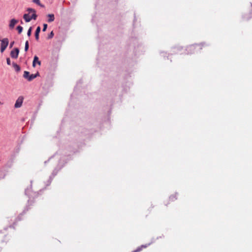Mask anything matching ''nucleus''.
Listing matches in <instances>:
<instances>
[{
	"label": "nucleus",
	"instance_id": "f257e3e1",
	"mask_svg": "<svg viewBox=\"0 0 252 252\" xmlns=\"http://www.w3.org/2000/svg\"><path fill=\"white\" fill-rule=\"evenodd\" d=\"M27 11L29 12V13L25 14L23 16V18L26 22H29L32 19H36L37 16L36 14V11L34 9L28 8Z\"/></svg>",
	"mask_w": 252,
	"mask_h": 252
},
{
	"label": "nucleus",
	"instance_id": "f03ea898",
	"mask_svg": "<svg viewBox=\"0 0 252 252\" xmlns=\"http://www.w3.org/2000/svg\"><path fill=\"white\" fill-rule=\"evenodd\" d=\"M0 41H1L0 44V52L1 53L3 52L7 48L8 43H9V40L7 38H3L2 39H0Z\"/></svg>",
	"mask_w": 252,
	"mask_h": 252
},
{
	"label": "nucleus",
	"instance_id": "7ed1b4c3",
	"mask_svg": "<svg viewBox=\"0 0 252 252\" xmlns=\"http://www.w3.org/2000/svg\"><path fill=\"white\" fill-rule=\"evenodd\" d=\"M24 98L23 96H19L18 99H17L14 107L16 108H20L21 107L23 102Z\"/></svg>",
	"mask_w": 252,
	"mask_h": 252
},
{
	"label": "nucleus",
	"instance_id": "20e7f679",
	"mask_svg": "<svg viewBox=\"0 0 252 252\" xmlns=\"http://www.w3.org/2000/svg\"><path fill=\"white\" fill-rule=\"evenodd\" d=\"M177 199V194L174 193L171 195L168 199V200L165 203L166 205L170 204L171 202H174Z\"/></svg>",
	"mask_w": 252,
	"mask_h": 252
},
{
	"label": "nucleus",
	"instance_id": "39448f33",
	"mask_svg": "<svg viewBox=\"0 0 252 252\" xmlns=\"http://www.w3.org/2000/svg\"><path fill=\"white\" fill-rule=\"evenodd\" d=\"M19 50L18 48H15L10 52L11 57L14 59H17L18 57Z\"/></svg>",
	"mask_w": 252,
	"mask_h": 252
},
{
	"label": "nucleus",
	"instance_id": "423d86ee",
	"mask_svg": "<svg viewBox=\"0 0 252 252\" xmlns=\"http://www.w3.org/2000/svg\"><path fill=\"white\" fill-rule=\"evenodd\" d=\"M205 46L204 44H196L194 45H191L189 47V49L191 50H198V49H202L203 47Z\"/></svg>",
	"mask_w": 252,
	"mask_h": 252
},
{
	"label": "nucleus",
	"instance_id": "0eeeda50",
	"mask_svg": "<svg viewBox=\"0 0 252 252\" xmlns=\"http://www.w3.org/2000/svg\"><path fill=\"white\" fill-rule=\"evenodd\" d=\"M37 63L38 65L41 64V62L39 61L38 57L36 56H35L33 58V61L32 62V66L35 67V64Z\"/></svg>",
	"mask_w": 252,
	"mask_h": 252
},
{
	"label": "nucleus",
	"instance_id": "6e6552de",
	"mask_svg": "<svg viewBox=\"0 0 252 252\" xmlns=\"http://www.w3.org/2000/svg\"><path fill=\"white\" fill-rule=\"evenodd\" d=\"M18 23V21L15 19H12L11 20L9 27L10 29H12L14 27L15 25Z\"/></svg>",
	"mask_w": 252,
	"mask_h": 252
},
{
	"label": "nucleus",
	"instance_id": "1a4fd4ad",
	"mask_svg": "<svg viewBox=\"0 0 252 252\" xmlns=\"http://www.w3.org/2000/svg\"><path fill=\"white\" fill-rule=\"evenodd\" d=\"M40 27H37V28H36V30L35 31V39L38 41L39 40V32H40Z\"/></svg>",
	"mask_w": 252,
	"mask_h": 252
},
{
	"label": "nucleus",
	"instance_id": "9d476101",
	"mask_svg": "<svg viewBox=\"0 0 252 252\" xmlns=\"http://www.w3.org/2000/svg\"><path fill=\"white\" fill-rule=\"evenodd\" d=\"M47 17H48V22L49 23L52 22L54 21L55 17L54 15L53 14H49L47 15Z\"/></svg>",
	"mask_w": 252,
	"mask_h": 252
},
{
	"label": "nucleus",
	"instance_id": "9b49d317",
	"mask_svg": "<svg viewBox=\"0 0 252 252\" xmlns=\"http://www.w3.org/2000/svg\"><path fill=\"white\" fill-rule=\"evenodd\" d=\"M39 76V73L38 72H37L36 74H31V75H30L29 76V77L28 78V81H31L33 79H34V78H35L37 76Z\"/></svg>",
	"mask_w": 252,
	"mask_h": 252
},
{
	"label": "nucleus",
	"instance_id": "f8f14e48",
	"mask_svg": "<svg viewBox=\"0 0 252 252\" xmlns=\"http://www.w3.org/2000/svg\"><path fill=\"white\" fill-rule=\"evenodd\" d=\"M252 17V12L248 14L246 13L244 16V18L246 20H249Z\"/></svg>",
	"mask_w": 252,
	"mask_h": 252
},
{
	"label": "nucleus",
	"instance_id": "ddd939ff",
	"mask_svg": "<svg viewBox=\"0 0 252 252\" xmlns=\"http://www.w3.org/2000/svg\"><path fill=\"white\" fill-rule=\"evenodd\" d=\"M12 65L14 69L17 72H19L20 70V67L17 63H13Z\"/></svg>",
	"mask_w": 252,
	"mask_h": 252
},
{
	"label": "nucleus",
	"instance_id": "4468645a",
	"mask_svg": "<svg viewBox=\"0 0 252 252\" xmlns=\"http://www.w3.org/2000/svg\"><path fill=\"white\" fill-rule=\"evenodd\" d=\"M146 245H142L140 247L137 248V249L134 251L133 252H139L141 251L143 248H146Z\"/></svg>",
	"mask_w": 252,
	"mask_h": 252
},
{
	"label": "nucleus",
	"instance_id": "2eb2a0df",
	"mask_svg": "<svg viewBox=\"0 0 252 252\" xmlns=\"http://www.w3.org/2000/svg\"><path fill=\"white\" fill-rule=\"evenodd\" d=\"M30 76V72L27 71H25L23 74V77L28 80Z\"/></svg>",
	"mask_w": 252,
	"mask_h": 252
},
{
	"label": "nucleus",
	"instance_id": "dca6fc26",
	"mask_svg": "<svg viewBox=\"0 0 252 252\" xmlns=\"http://www.w3.org/2000/svg\"><path fill=\"white\" fill-rule=\"evenodd\" d=\"M32 1H33V2L38 4V5H39L41 7H43V5L42 4H41L40 3V0H33Z\"/></svg>",
	"mask_w": 252,
	"mask_h": 252
},
{
	"label": "nucleus",
	"instance_id": "f3484780",
	"mask_svg": "<svg viewBox=\"0 0 252 252\" xmlns=\"http://www.w3.org/2000/svg\"><path fill=\"white\" fill-rule=\"evenodd\" d=\"M17 30L18 32V33L20 34L22 32L23 27L20 26H19L17 27Z\"/></svg>",
	"mask_w": 252,
	"mask_h": 252
},
{
	"label": "nucleus",
	"instance_id": "a211bd4d",
	"mask_svg": "<svg viewBox=\"0 0 252 252\" xmlns=\"http://www.w3.org/2000/svg\"><path fill=\"white\" fill-rule=\"evenodd\" d=\"M29 47V42H28V41H27L25 43V50L26 52L28 50Z\"/></svg>",
	"mask_w": 252,
	"mask_h": 252
},
{
	"label": "nucleus",
	"instance_id": "6ab92c4d",
	"mask_svg": "<svg viewBox=\"0 0 252 252\" xmlns=\"http://www.w3.org/2000/svg\"><path fill=\"white\" fill-rule=\"evenodd\" d=\"M32 27H30L28 31V32H27L28 36H31V33H32Z\"/></svg>",
	"mask_w": 252,
	"mask_h": 252
},
{
	"label": "nucleus",
	"instance_id": "aec40b11",
	"mask_svg": "<svg viewBox=\"0 0 252 252\" xmlns=\"http://www.w3.org/2000/svg\"><path fill=\"white\" fill-rule=\"evenodd\" d=\"M54 36V33L52 31L51 33L49 34L48 38L50 39L52 38Z\"/></svg>",
	"mask_w": 252,
	"mask_h": 252
},
{
	"label": "nucleus",
	"instance_id": "412c9836",
	"mask_svg": "<svg viewBox=\"0 0 252 252\" xmlns=\"http://www.w3.org/2000/svg\"><path fill=\"white\" fill-rule=\"evenodd\" d=\"M47 28V24H44L43 25V28L42 31H43V32H45V31L46 30Z\"/></svg>",
	"mask_w": 252,
	"mask_h": 252
},
{
	"label": "nucleus",
	"instance_id": "4be33fe9",
	"mask_svg": "<svg viewBox=\"0 0 252 252\" xmlns=\"http://www.w3.org/2000/svg\"><path fill=\"white\" fill-rule=\"evenodd\" d=\"M6 62H7V64L10 65L11 61H10V60L9 58H7L6 59Z\"/></svg>",
	"mask_w": 252,
	"mask_h": 252
},
{
	"label": "nucleus",
	"instance_id": "5701e85b",
	"mask_svg": "<svg viewBox=\"0 0 252 252\" xmlns=\"http://www.w3.org/2000/svg\"><path fill=\"white\" fill-rule=\"evenodd\" d=\"M14 44V41H12L10 44V48H12Z\"/></svg>",
	"mask_w": 252,
	"mask_h": 252
},
{
	"label": "nucleus",
	"instance_id": "b1692460",
	"mask_svg": "<svg viewBox=\"0 0 252 252\" xmlns=\"http://www.w3.org/2000/svg\"><path fill=\"white\" fill-rule=\"evenodd\" d=\"M21 24H23V22L22 21H21Z\"/></svg>",
	"mask_w": 252,
	"mask_h": 252
},
{
	"label": "nucleus",
	"instance_id": "393cba45",
	"mask_svg": "<svg viewBox=\"0 0 252 252\" xmlns=\"http://www.w3.org/2000/svg\"><path fill=\"white\" fill-rule=\"evenodd\" d=\"M251 9H252V5L251 6Z\"/></svg>",
	"mask_w": 252,
	"mask_h": 252
}]
</instances>
